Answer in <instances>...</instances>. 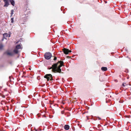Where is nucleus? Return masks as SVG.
Listing matches in <instances>:
<instances>
[{"label": "nucleus", "mask_w": 131, "mask_h": 131, "mask_svg": "<svg viewBox=\"0 0 131 131\" xmlns=\"http://www.w3.org/2000/svg\"><path fill=\"white\" fill-rule=\"evenodd\" d=\"M11 20V23H13L14 22L13 18H12Z\"/></svg>", "instance_id": "14"}, {"label": "nucleus", "mask_w": 131, "mask_h": 131, "mask_svg": "<svg viewBox=\"0 0 131 131\" xmlns=\"http://www.w3.org/2000/svg\"><path fill=\"white\" fill-rule=\"evenodd\" d=\"M3 1L5 2H8V0H3Z\"/></svg>", "instance_id": "18"}, {"label": "nucleus", "mask_w": 131, "mask_h": 131, "mask_svg": "<svg viewBox=\"0 0 131 131\" xmlns=\"http://www.w3.org/2000/svg\"><path fill=\"white\" fill-rule=\"evenodd\" d=\"M14 12V10L13 9L11 11V16L10 17H12L13 14V12Z\"/></svg>", "instance_id": "11"}, {"label": "nucleus", "mask_w": 131, "mask_h": 131, "mask_svg": "<svg viewBox=\"0 0 131 131\" xmlns=\"http://www.w3.org/2000/svg\"><path fill=\"white\" fill-rule=\"evenodd\" d=\"M126 85V83H123L122 84V86H125Z\"/></svg>", "instance_id": "15"}, {"label": "nucleus", "mask_w": 131, "mask_h": 131, "mask_svg": "<svg viewBox=\"0 0 131 131\" xmlns=\"http://www.w3.org/2000/svg\"><path fill=\"white\" fill-rule=\"evenodd\" d=\"M64 128L66 130H68L69 129L70 126L68 125H66L64 126Z\"/></svg>", "instance_id": "6"}, {"label": "nucleus", "mask_w": 131, "mask_h": 131, "mask_svg": "<svg viewBox=\"0 0 131 131\" xmlns=\"http://www.w3.org/2000/svg\"><path fill=\"white\" fill-rule=\"evenodd\" d=\"M101 69L103 71H106L107 69V68L105 67H102Z\"/></svg>", "instance_id": "7"}, {"label": "nucleus", "mask_w": 131, "mask_h": 131, "mask_svg": "<svg viewBox=\"0 0 131 131\" xmlns=\"http://www.w3.org/2000/svg\"><path fill=\"white\" fill-rule=\"evenodd\" d=\"M129 116H129V117H128V118H129Z\"/></svg>", "instance_id": "21"}, {"label": "nucleus", "mask_w": 131, "mask_h": 131, "mask_svg": "<svg viewBox=\"0 0 131 131\" xmlns=\"http://www.w3.org/2000/svg\"><path fill=\"white\" fill-rule=\"evenodd\" d=\"M7 36L8 34L7 33H5L3 34V37L5 38L6 39V37H7Z\"/></svg>", "instance_id": "10"}, {"label": "nucleus", "mask_w": 131, "mask_h": 131, "mask_svg": "<svg viewBox=\"0 0 131 131\" xmlns=\"http://www.w3.org/2000/svg\"><path fill=\"white\" fill-rule=\"evenodd\" d=\"M9 2H10L11 4L13 6H14L15 3L14 1L13 0H9Z\"/></svg>", "instance_id": "8"}, {"label": "nucleus", "mask_w": 131, "mask_h": 131, "mask_svg": "<svg viewBox=\"0 0 131 131\" xmlns=\"http://www.w3.org/2000/svg\"><path fill=\"white\" fill-rule=\"evenodd\" d=\"M7 54L8 55H9L10 56H12L13 55V53L12 52H8L7 53Z\"/></svg>", "instance_id": "12"}, {"label": "nucleus", "mask_w": 131, "mask_h": 131, "mask_svg": "<svg viewBox=\"0 0 131 131\" xmlns=\"http://www.w3.org/2000/svg\"><path fill=\"white\" fill-rule=\"evenodd\" d=\"M9 5V4L8 2H5V4L4 5V7H7Z\"/></svg>", "instance_id": "9"}, {"label": "nucleus", "mask_w": 131, "mask_h": 131, "mask_svg": "<svg viewBox=\"0 0 131 131\" xmlns=\"http://www.w3.org/2000/svg\"><path fill=\"white\" fill-rule=\"evenodd\" d=\"M63 52L64 54H68L69 52H71V51L70 50L68 49L64 48L63 50Z\"/></svg>", "instance_id": "5"}, {"label": "nucleus", "mask_w": 131, "mask_h": 131, "mask_svg": "<svg viewBox=\"0 0 131 131\" xmlns=\"http://www.w3.org/2000/svg\"><path fill=\"white\" fill-rule=\"evenodd\" d=\"M115 81H117V80H115Z\"/></svg>", "instance_id": "20"}, {"label": "nucleus", "mask_w": 131, "mask_h": 131, "mask_svg": "<svg viewBox=\"0 0 131 131\" xmlns=\"http://www.w3.org/2000/svg\"><path fill=\"white\" fill-rule=\"evenodd\" d=\"M3 47V46L2 44L0 45V49H2Z\"/></svg>", "instance_id": "13"}, {"label": "nucleus", "mask_w": 131, "mask_h": 131, "mask_svg": "<svg viewBox=\"0 0 131 131\" xmlns=\"http://www.w3.org/2000/svg\"><path fill=\"white\" fill-rule=\"evenodd\" d=\"M51 56V53L49 52L46 53L44 55L45 58L47 60L50 59Z\"/></svg>", "instance_id": "4"}, {"label": "nucleus", "mask_w": 131, "mask_h": 131, "mask_svg": "<svg viewBox=\"0 0 131 131\" xmlns=\"http://www.w3.org/2000/svg\"><path fill=\"white\" fill-rule=\"evenodd\" d=\"M63 62L60 61H59L57 63L53 64L52 67L50 69H52V70L54 72H58L60 73L61 72V69L60 67L63 66Z\"/></svg>", "instance_id": "1"}, {"label": "nucleus", "mask_w": 131, "mask_h": 131, "mask_svg": "<svg viewBox=\"0 0 131 131\" xmlns=\"http://www.w3.org/2000/svg\"><path fill=\"white\" fill-rule=\"evenodd\" d=\"M19 49H22L21 45L20 44L16 46L15 48L13 50V52L15 54H17L18 52V50Z\"/></svg>", "instance_id": "2"}, {"label": "nucleus", "mask_w": 131, "mask_h": 131, "mask_svg": "<svg viewBox=\"0 0 131 131\" xmlns=\"http://www.w3.org/2000/svg\"><path fill=\"white\" fill-rule=\"evenodd\" d=\"M97 118L99 120H100L101 119V118L99 117H98Z\"/></svg>", "instance_id": "19"}, {"label": "nucleus", "mask_w": 131, "mask_h": 131, "mask_svg": "<svg viewBox=\"0 0 131 131\" xmlns=\"http://www.w3.org/2000/svg\"><path fill=\"white\" fill-rule=\"evenodd\" d=\"M57 57H55L53 59V60H57Z\"/></svg>", "instance_id": "16"}, {"label": "nucleus", "mask_w": 131, "mask_h": 131, "mask_svg": "<svg viewBox=\"0 0 131 131\" xmlns=\"http://www.w3.org/2000/svg\"><path fill=\"white\" fill-rule=\"evenodd\" d=\"M64 111H61V113L62 114H64Z\"/></svg>", "instance_id": "17"}, {"label": "nucleus", "mask_w": 131, "mask_h": 131, "mask_svg": "<svg viewBox=\"0 0 131 131\" xmlns=\"http://www.w3.org/2000/svg\"><path fill=\"white\" fill-rule=\"evenodd\" d=\"M44 78L47 79L48 80L52 81L53 80L52 75L50 74L46 75L44 77Z\"/></svg>", "instance_id": "3"}]
</instances>
